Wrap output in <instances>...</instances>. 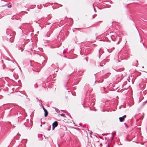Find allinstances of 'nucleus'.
Segmentation results:
<instances>
[{
    "label": "nucleus",
    "mask_w": 147,
    "mask_h": 147,
    "mask_svg": "<svg viewBox=\"0 0 147 147\" xmlns=\"http://www.w3.org/2000/svg\"><path fill=\"white\" fill-rule=\"evenodd\" d=\"M51 127V125H50V126H49V128L47 129V130L48 131H50V129Z\"/></svg>",
    "instance_id": "obj_9"
},
{
    "label": "nucleus",
    "mask_w": 147,
    "mask_h": 147,
    "mask_svg": "<svg viewBox=\"0 0 147 147\" xmlns=\"http://www.w3.org/2000/svg\"><path fill=\"white\" fill-rule=\"evenodd\" d=\"M67 115H68L69 117H70V118H71V116H70V115L69 114H68L67 113Z\"/></svg>",
    "instance_id": "obj_17"
},
{
    "label": "nucleus",
    "mask_w": 147,
    "mask_h": 147,
    "mask_svg": "<svg viewBox=\"0 0 147 147\" xmlns=\"http://www.w3.org/2000/svg\"><path fill=\"white\" fill-rule=\"evenodd\" d=\"M24 125H25V126L27 127V125H25V123H24Z\"/></svg>",
    "instance_id": "obj_32"
},
{
    "label": "nucleus",
    "mask_w": 147,
    "mask_h": 147,
    "mask_svg": "<svg viewBox=\"0 0 147 147\" xmlns=\"http://www.w3.org/2000/svg\"><path fill=\"white\" fill-rule=\"evenodd\" d=\"M21 50V51H22L23 50V49L22 47H20V49L19 50Z\"/></svg>",
    "instance_id": "obj_13"
},
{
    "label": "nucleus",
    "mask_w": 147,
    "mask_h": 147,
    "mask_svg": "<svg viewBox=\"0 0 147 147\" xmlns=\"http://www.w3.org/2000/svg\"><path fill=\"white\" fill-rule=\"evenodd\" d=\"M122 117L124 119H125V118L126 117V115H124Z\"/></svg>",
    "instance_id": "obj_16"
},
{
    "label": "nucleus",
    "mask_w": 147,
    "mask_h": 147,
    "mask_svg": "<svg viewBox=\"0 0 147 147\" xmlns=\"http://www.w3.org/2000/svg\"><path fill=\"white\" fill-rule=\"evenodd\" d=\"M96 14H94L93 15V18H92L93 19H94L95 18V17L96 16Z\"/></svg>",
    "instance_id": "obj_10"
},
{
    "label": "nucleus",
    "mask_w": 147,
    "mask_h": 147,
    "mask_svg": "<svg viewBox=\"0 0 147 147\" xmlns=\"http://www.w3.org/2000/svg\"><path fill=\"white\" fill-rule=\"evenodd\" d=\"M83 107H84V108H86L85 107V106L84 105H83Z\"/></svg>",
    "instance_id": "obj_42"
},
{
    "label": "nucleus",
    "mask_w": 147,
    "mask_h": 147,
    "mask_svg": "<svg viewBox=\"0 0 147 147\" xmlns=\"http://www.w3.org/2000/svg\"><path fill=\"white\" fill-rule=\"evenodd\" d=\"M90 137H92V136H91V135H90Z\"/></svg>",
    "instance_id": "obj_47"
},
{
    "label": "nucleus",
    "mask_w": 147,
    "mask_h": 147,
    "mask_svg": "<svg viewBox=\"0 0 147 147\" xmlns=\"http://www.w3.org/2000/svg\"><path fill=\"white\" fill-rule=\"evenodd\" d=\"M114 136V135L113 133L112 134V137H113V138Z\"/></svg>",
    "instance_id": "obj_22"
},
{
    "label": "nucleus",
    "mask_w": 147,
    "mask_h": 147,
    "mask_svg": "<svg viewBox=\"0 0 147 147\" xmlns=\"http://www.w3.org/2000/svg\"><path fill=\"white\" fill-rule=\"evenodd\" d=\"M41 106H42V108L43 109V110H45L46 109L44 108L42 104H41Z\"/></svg>",
    "instance_id": "obj_11"
},
{
    "label": "nucleus",
    "mask_w": 147,
    "mask_h": 147,
    "mask_svg": "<svg viewBox=\"0 0 147 147\" xmlns=\"http://www.w3.org/2000/svg\"><path fill=\"white\" fill-rule=\"evenodd\" d=\"M61 111L63 112V113H67V112L64 111V110H61Z\"/></svg>",
    "instance_id": "obj_15"
},
{
    "label": "nucleus",
    "mask_w": 147,
    "mask_h": 147,
    "mask_svg": "<svg viewBox=\"0 0 147 147\" xmlns=\"http://www.w3.org/2000/svg\"><path fill=\"white\" fill-rule=\"evenodd\" d=\"M12 109H11L9 111H11V110H12Z\"/></svg>",
    "instance_id": "obj_43"
},
{
    "label": "nucleus",
    "mask_w": 147,
    "mask_h": 147,
    "mask_svg": "<svg viewBox=\"0 0 147 147\" xmlns=\"http://www.w3.org/2000/svg\"><path fill=\"white\" fill-rule=\"evenodd\" d=\"M142 67V68H144V67H143H143Z\"/></svg>",
    "instance_id": "obj_56"
},
{
    "label": "nucleus",
    "mask_w": 147,
    "mask_h": 147,
    "mask_svg": "<svg viewBox=\"0 0 147 147\" xmlns=\"http://www.w3.org/2000/svg\"><path fill=\"white\" fill-rule=\"evenodd\" d=\"M142 44H143V45L144 46V43H143H143H142Z\"/></svg>",
    "instance_id": "obj_33"
},
{
    "label": "nucleus",
    "mask_w": 147,
    "mask_h": 147,
    "mask_svg": "<svg viewBox=\"0 0 147 147\" xmlns=\"http://www.w3.org/2000/svg\"><path fill=\"white\" fill-rule=\"evenodd\" d=\"M109 144H108L107 145V146H108V147H109Z\"/></svg>",
    "instance_id": "obj_30"
},
{
    "label": "nucleus",
    "mask_w": 147,
    "mask_h": 147,
    "mask_svg": "<svg viewBox=\"0 0 147 147\" xmlns=\"http://www.w3.org/2000/svg\"><path fill=\"white\" fill-rule=\"evenodd\" d=\"M44 116L45 117H47L48 115V112L47 111L46 109L44 110Z\"/></svg>",
    "instance_id": "obj_2"
},
{
    "label": "nucleus",
    "mask_w": 147,
    "mask_h": 147,
    "mask_svg": "<svg viewBox=\"0 0 147 147\" xmlns=\"http://www.w3.org/2000/svg\"><path fill=\"white\" fill-rule=\"evenodd\" d=\"M34 87L35 88H37L38 87V85L37 83H36L35 85H34Z\"/></svg>",
    "instance_id": "obj_6"
},
{
    "label": "nucleus",
    "mask_w": 147,
    "mask_h": 147,
    "mask_svg": "<svg viewBox=\"0 0 147 147\" xmlns=\"http://www.w3.org/2000/svg\"><path fill=\"white\" fill-rule=\"evenodd\" d=\"M136 115L135 116H134V117H136V115Z\"/></svg>",
    "instance_id": "obj_40"
},
{
    "label": "nucleus",
    "mask_w": 147,
    "mask_h": 147,
    "mask_svg": "<svg viewBox=\"0 0 147 147\" xmlns=\"http://www.w3.org/2000/svg\"><path fill=\"white\" fill-rule=\"evenodd\" d=\"M3 69H4V65H3Z\"/></svg>",
    "instance_id": "obj_28"
},
{
    "label": "nucleus",
    "mask_w": 147,
    "mask_h": 147,
    "mask_svg": "<svg viewBox=\"0 0 147 147\" xmlns=\"http://www.w3.org/2000/svg\"><path fill=\"white\" fill-rule=\"evenodd\" d=\"M136 62H138V60H136Z\"/></svg>",
    "instance_id": "obj_48"
},
{
    "label": "nucleus",
    "mask_w": 147,
    "mask_h": 147,
    "mask_svg": "<svg viewBox=\"0 0 147 147\" xmlns=\"http://www.w3.org/2000/svg\"><path fill=\"white\" fill-rule=\"evenodd\" d=\"M121 106H120L119 107V109H121Z\"/></svg>",
    "instance_id": "obj_26"
},
{
    "label": "nucleus",
    "mask_w": 147,
    "mask_h": 147,
    "mask_svg": "<svg viewBox=\"0 0 147 147\" xmlns=\"http://www.w3.org/2000/svg\"><path fill=\"white\" fill-rule=\"evenodd\" d=\"M91 105H92V106H93L94 105V102H92V103H91Z\"/></svg>",
    "instance_id": "obj_19"
},
{
    "label": "nucleus",
    "mask_w": 147,
    "mask_h": 147,
    "mask_svg": "<svg viewBox=\"0 0 147 147\" xmlns=\"http://www.w3.org/2000/svg\"><path fill=\"white\" fill-rule=\"evenodd\" d=\"M42 126V125H40V126L41 127Z\"/></svg>",
    "instance_id": "obj_49"
},
{
    "label": "nucleus",
    "mask_w": 147,
    "mask_h": 147,
    "mask_svg": "<svg viewBox=\"0 0 147 147\" xmlns=\"http://www.w3.org/2000/svg\"><path fill=\"white\" fill-rule=\"evenodd\" d=\"M88 131L89 132V133L90 135H91V134L92 133L91 131L88 130Z\"/></svg>",
    "instance_id": "obj_8"
},
{
    "label": "nucleus",
    "mask_w": 147,
    "mask_h": 147,
    "mask_svg": "<svg viewBox=\"0 0 147 147\" xmlns=\"http://www.w3.org/2000/svg\"><path fill=\"white\" fill-rule=\"evenodd\" d=\"M93 6L94 8V11L95 12H96V11H95V8L94 7V4L93 5Z\"/></svg>",
    "instance_id": "obj_21"
},
{
    "label": "nucleus",
    "mask_w": 147,
    "mask_h": 147,
    "mask_svg": "<svg viewBox=\"0 0 147 147\" xmlns=\"http://www.w3.org/2000/svg\"><path fill=\"white\" fill-rule=\"evenodd\" d=\"M45 122H44V123H43V124H45Z\"/></svg>",
    "instance_id": "obj_44"
},
{
    "label": "nucleus",
    "mask_w": 147,
    "mask_h": 147,
    "mask_svg": "<svg viewBox=\"0 0 147 147\" xmlns=\"http://www.w3.org/2000/svg\"><path fill=\"white\" fill-rule=\"evenodd\" d=\"M103 63V62H102V63H100L99 65H100L101 66V67H102L103 66V65H102V63Z\"/></svg>",
    "instance_id": "obj_18"
},
{
    "label": "nucleus",
    "mask_w": 147,
    "mask_h": 147,
    "mask_svg": "<svg viewBox=\"0 0 147 147\" xmlns=\"http://www.w3.org/2000/svg\"><path fill=\"white\" fill-rule=\"evenodd\" d=\"M2 61V63H3V60H2V61Z\"/></svg>",
    "instance_id": "obj_39"
},
{
    "label": "nucleus",
    "mask_w": 147,
    "mask_h": 147,
    "mask_svg": "<svg viewBox=\"0 0 147 147\" xmlns=\"http://www.w3.org/2000/svg\"><path fill=\"white\" fill-rule=\"evenodd\" d=\"M65 52L64 51H63V53H65Z\"/></svg>",
    "instance_id": "obj_46"
},
{
    "label": "nucleus",
    "mask_w": 147,
    "mask_h": 147,
    "mask_svg": "<svg viewBox=\"0 0 147 147\" xmlns=\"http://www.w3.org/2000/svg\"><path fill=\"white\" fill-rule=\"evenodd\" d=\"M119 41H118L117 42V44H119Z\"/></svg>",
    "instance_id": "obj_29"
},
{
    "label": "nucleus",
    "mask_w": 147,
    "mask_h": 147,
    "mask_svg": "<svg viewBox=\"0 0 147 147\" xmlns=\"http://www.w3.org/2000/svg\"><path fill=\"white\" fill-rule=\"evenodd\" d=\"M74 128L75 129H76V128L75 127H74Z\"/></svg>",
    "instance_id": "obj_52"
},
{
    "label": "nucleus",
    "mask_w": 147,
    "mask_h": 147,
    "mask_svg": "<svg viewBox=\"0 0 147 147\" xmlns=\"http://www.w3.org/2000/svg\"><path fill=\"white\" fill-rule=\"evenodd\" d=\"M100 54H99V59L100 58Z\"/></svg>",
    "instance_id": "obj_31"
},
{
    "label": "nucleus",
    "mask_w": 147,
    "mask_h": 147,
    "mask_svg": "<svg viewBox=\"0 0 147 147\" xmlns=\"http://www.w3.org/2000/svg\"><path fill=\"white\" fill-rule=\"evenodd\" d=\"M84 59H85L86 60V61H87V59H86V58H84Z\"/></svg>",
    "instance_id": "obj_35"
},
{
    "label": "nucleus",
    "mask_w": 147,
    "mask_h": 147,
    "mask_svg": "<svg viewBox=\"0 0 147 147\" xmlns=\"http://www.w3.org/2000/svg\"><path fill=\"white\" fill-rule=\"evenodd\" d=\"M65 88L66 89L68 90L67 92H69V90L68 88H67V87L65 85Z\"/></svg>",
    "instance_id": "obj_7"
},
{
    "label": "nucleus",
    "mask_w": 147,
    "mask_h": 147,
    "mask_svg": "<svg viewBox=\"0 0 147 147\" xmlns=\"http://www.w3.org/2000/svg\"><path fill=\"white\" fill-rule=\"evenodd\" d=\"M119 39H120V38H119Z\"/></svg>",
    "instance_id": "obj_55"
},
{
    "label": "nucleus",
    "mask_w": 147,
    "mask_h": 147,
    "mask_svg": "<svg viewBox=\"0 0 147 147\" xmlns=\"http://www.w3.org/2000/svg\"><path fill=\"white\" fill-rule=\"evenodd\" d=\"M58 122L57 121H54L52 124V126L55 127H56L58 126Z\"/></svg>",
    "instance_id": "obj_1"
},
{
    "label": "nucleus",
    "mask_w": 147,
    "mask_h": 147,
    "mask_svg": "<svg viewBox=\"0 0 147 147\" xmlns=\"http://www.w3.org/2000/svg\"><path fill=\"white\" fill-rule=\"evenodd\" d=\"M131 15H130V16H129V17H131Z\"/></svg>",
    "instance_id": "obj_51"
},
{
    "label": "nucleus",
    "mask_w": 147,
    "mask_h": 147,
    "mask_svg": "<svg viewBox=\"0 0 147 147\" xmlns=\"http://www.w3.org/2000/svg\"><path fill=\"white\" fill-rule=\"evenodd\" d=\"M60 115L62 117H65V115L64 114L62 113L60 114Z\"/></svg>",
    "instance_id": "obj_5"
},
{
    "label": "nucleus",
    "mask_w": 147,
    "mask_h": 147,
    "mask_svg": "<svg viewBox=\"0 0 147 147\" xmlns=\"http://www.w3.org/2000/svg\"><path fill=\"white\" fill-rule=\"evenodd\" d=\"M36 99L37 100H39L37 98H36ZM39 101L40 102H42V101L40 100H39Z\"/></svg>",
    "instance_id": "obj_14"
},
{
    "label": "nucleus",
    "mask_w": 147,
    "mask_h": 147,
    "mask_svg": "<svg viewBox=\"0 0 147 147\" xmlns=\"http://www.w3.org/2000/svg\"><path fill=\"white\" fill-rule=\"evenodd\" d=\"M126 82H124L123 83V84L124 85H125L126 84Z\"/></svg>",
    "instance_id": "obj_25"
},
{
    "label": "nucleus",
    "mask_w": 147,
    "mask_h": 147,
    "mask_svg": "<svg viewBox=\"0 0 147 147\" xmlns=\"http://www.w3.org/2000/svg\"><path fill=\"white\" fill-rule=\"evenodd\" d=\"M25 96H26V98H27L29 100H30L29 99V98H27V96L26 95H25Z\"/></svg>",
    "instance_id": "obj_23"
},
{
    "label": "nucleus",
    "mask_w": 147,
    "mask_h": 147,
    "mask_svg": "<svg viewBox=\"0 0 147 147\" xmlns=\"http://www.w3.org/2000/svg\"><path fill=\"white\" fill-rule=\"evenodd\" d=\"M119 119V121L121 122L123 121L124 120V119L122 117H120Z\"/></svg>",
    "instance_id": "obj_3"
},
{
    "label": "nucleus",
    "mask_w": 147,
    "mask_h": 147,
    "mask_svg": "<svg viewBox=\"0 0 147 147\" xmlns=\"http://www.w3.org/2000/svg\"><path fill=\"white\" fill-rule=\"evenodd\" d=\"M13 69H12V70H11V71H13Z\"/></svg>",
    "instance_id": "obj_45"
},
{
    "label": "nucleus",
    "mask_w": 147,
    "mask_h": 147,
    "mask_svg": "<svg viewBox=\"0 0 147 147\" xmlns=\"http://www.w3.org/2000/svg\"><path fill=\"white\" fill-rule=\"evenodd\" d=\"M55 110L57 112V111H59V110L58 109H57L56 108Z\"/></svg>",
    "instance_id": "obj_24"
},
{
    "label": "nucleus",
    "mask_w": 147,
    "mask_h": 147,
    "mask_svg": "<svg viewBox=\"0 0 147 147\" xmlns=\"http://www.w3.org/2000/svg\"><path fill=\"white\" fill-rule=\"evenodd\" d=\"M61 6H62V5H61Z\"/></svg>",
    "instance_id": "obj_54"
},
{
    "label": "nucleus",
    "mask_w": 147,
    "mask_h": 147,
    "mask_svg": "<svg viewBox=\"0 0 147 147\" xmlns=\"http://www.w3.org/2000/svg\"><path fill=\"white\" fill-rule=\"evenodd\" d=\"M113 36H110L111 38V39L113 41H115L116 40V39H114L113 38Z\"/></svg>",
    "instance_id": "obj_4"
},
{
    "label": "nucleus",
    "mask_w": 147,
    "mask_h": 147,
    "mask_svg": "<svg viewBox=\"0 0 147 147\" xmlns=\"http://www.w3.org/2000/svg\"><path fill=\"white\" fill-rule=\"evenodd\" d=\"M64 57H65V58H67V56H64Z\"/></svg>",
    "instance_id": "obj_38"
},
{
    "label": "nucleus",
    "mask_w": 147,
    "mask_h": 147,
    "mask_svg": "<svg viewBox=\"0 0 147 147\" xmlns=\"http://www.w3.org/2000/svg\"><path fill=\"white\" fill-rule=\"evenodd\" d=\"M80 54H81V55H82V53H81V51H80Z\"/></svg>",
    "instance_id": "obj_37"
},
{
    "label": "nucleus",
    "mask_w": 147,
    "mask_h": 147,
    "mask_svg": "<svg viewBox=\"0 0 147 147\" xmlns=\"http://www.w3.org/2000/svg\"><path fill=\"white\" fill-rule=\"evenodd\" d=\"M107 51H109V50H108V49H107Z\"/></svg>",
    "instance_id": "obj_53"
},
{
    "label": "nucleus",
    "mask_w": 147,
    "mask_h": 147,
    "mask_svg": "<svg viewBox=\"0 0 147 147\" xmlns=\"http://www.w3.org/2000/svg\"><path fill=\"white\" fill-rule=\"evenodd\" d=\"M79 125H80V126L82 125L81 124H80V123L79 124Z\"/></svg>",
    "instance_id": "obj_41"
},
{
    "label": "nucleus",
    "mask_w": 147,
    "mask_h": 147,
    "mask_svg": "<svg viewBox=\"0 0 147 147\" xmlns=\"http://www.w3.org/2000/svg\"><path fill=\"white\" fill-rule=\"evenodd\" d=\"M55 127L52 126V130H53Z\"/></svg>",
    "instance_id": "obj_20"
},
{
    "label": "nucleus",
    "mask_w": 147,
    "mask_h": 147,
    "mask_svg": "<svg viewBox=\"0 0 147 147\" xmlns=\"http://www.w3.org/2000/svg\"><path fill=\"white\" fill-rule=\"evenodd\" d=\"M124 124L125 125V127H126L127 128H128V126L127 125V124L126 123H124Z\"/></svg>",
    "instance_id": "obj_12"
},
{
    "label": "nucleus",
    "mask_w": 147,
    "mask_h": 147,
    "mask_svg": "<svg viewBox=\"0 0 147 147\" xmlns=\"http://www.w3.org/2000/svg\"><path fill=\"white\" fill-rule=\"evenodd\" d=\"M32 69L33 70V69Z\"/></svg>",
    "instance_id": "obj_57"
},
{
    "label": "nucleus",
    "mask_w": 147,
    "mask_h": 147,
    "mask_svg": "<svg viewBox=\"0 0 147 147\" xmlns=\"http://www.w3.org/2000/svg\"><path fill=\"white\" fill-rule=\"evenodd\" d=\"M11 7V5H9L8 6V7Z\"/></svg>",
    "instance_id": "obj_27"
},
{
    "label": "nucleus",
    "mask_w": 147,
    "mask_h": 147,
    "mask_svg": "<svg viewBox=\"0 0 147 147\" xmlns=\"http://www.w3.org/2000/svg\"><path fill=\"white\" fill-rule=\"evenodd\" d=\"M67 59H71V58H67Z\"/></svg>",
    "instance_id": "obj_36"
},
{
    "label": "nucleus",
    "mask_w": 147,
    "mask_h": 147,
    "mask_svg": "<svg viewBox=\"0 0 147 147\" xmlns=\"http://www.w3.org/2000/svg\"><path fill=\"white\" fill-rule=\"evenodd\" d=\"M101 50V49H99V53H100V50Z\"/></svg>",
    "instance_id": "obj_34"
},
{
    "label": "nucleus",
    "mask_w": 147,
    "mask_h": 147,
    "mask_svg": "<svg viewBox=\"0 0 147 147\" xmlns=\"http://www.w3.org/2000/svg\"><path fill=\"white\" fill-rule=\"evenodd\" d=\"M114 133L115 134V132H114Z\"/></svg>",
    "instance_id": "obj_50"
}]
</instances>
